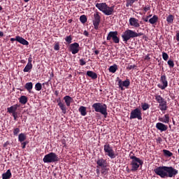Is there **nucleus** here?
<instances>
[{"label":"nucleus","mask_w":179,"mask_h":179,"mask_svg":"<svg viewBox=\"0 0 179 179\" xmlns=\"http://www.w3.org/2000/svg\"><path fill=\"white\" fill-rule=\"evenodd\" d=\"M79 62H80V66H84L86 64V62H85V59H80L79 60Z\"/></svg>","instance_id":"nucleus-45"},{"label":"nucleus","mask_w":179,"mask_h":179,"mask_svg":"<svg viewBox=\"0 0 179 179\" xmlns=\"http://www.w3.org/2000/svg\"><path fill=\"white\" fill-rule=\"evenodd\" d=\"M159 108L162 111H165L167 110L168 107H167V103L166 104H159Z\"/></svg>","instance_id":"nucleus-35"},{"label":"nucleus","mask_w":179,"mask_h":179,"mask_svg":"<svg viewBox=\"0 0 179 179\" xmlns=\"http://www.w3.org/2000/svg\"><path fill=\"white\" fill-rule=\"evenodd\" d=\"M16 41L18 43H21V44H22L24 45H29V41H26V39H24V38H22V37H20L19 36H17L15 37V38H10V41L11 42Z\"/></svg>","instance_id":"nucleus-11"},{"label":"nucleus","mask_w":179,"mask_h":179,"mask_svg":"<svg viewBox=\"0 0 179 179\" xmlns=\"http://www.w3.org/2000/svg\"><path fill=\"white\" fill-rule=\"evenodd\" d=\"M87 76H88L90 78H91L93 80H95L97 78V74L92 71H88L87 72Z\"/></svg>","instance_id":"nucleus-25"},{"label":"nucleus","mask_w":179,"mask_h":179,"mask_svg":"<svg viewBox=\"0 0 179 179\" xmlns=\"http://www.w3.org/2000/svg\"><path fill=\"white\" fill-rule=\"evenodd\" d=\"M31 69H32V64H27V66L24 67L23 71L29 72Z\"/></svg>","instance_id":"nucleus-34"},{"label":"nucleus","mask_w":179,"mask_h":179,"mask_svg":"<svg viewBox=\"0 0 179 179\" xmlns=\"http://www.w3.org/2000/svg\"><path fill=\"white\" fill-rule=\"evenodd\" d=\"M10 177H12V173L10 169L7 170L6 173L2 174L3 179H10Z\"/></svg>","instance_id":"nucleus-22"},{"label":"nucleus","mask_w":179,"mask_h":179,"mask_svg":"<svg viewBox=\"0 0 179 179\" xmlns=\"http://www.w3.org/2000/svg\"><path fill=\"white\" fill-rule=\"evenodd\" d=\"M157 176H159L161 178H173L178 174V171L173 166H159L154 170Z\"/></svg>","instance_id":"nucleus-1"},{"label":"nucleus","mask_w":179,"mask_h":179,"mask_svg":"<svg viewBox=\"0 0 179 179\" xmlns=\"http://www.w3.org/2000/svg\"><path fill=\"white\" fill-rule=\"evenodd\" d=\"M80 45L78 43H72L69 45V50L73 55L77 54L80 50Z\"/></svg>","instance_id":"nucleus-10"},{"label":"nucleus","mask_w":179,"mask_h":179,"mask_svg":"<svg viewBox=\"0 0 179 179\" xmlns=\"http://www.w3.org/2000/svg\"><path fill=\"white\" fill-rule=\"evenodd\" d=\"M20 103H21L22 104L27 103V96H21L20 97Z\"/></svg>","instance_id":"nucleus-29"},{"label":"nucleus","mask_w":179,"mask_h":179,"mask_svg":"<svg viewBox=\"0 0 179 179\" xmlns=\"http://www.w3.org/2000/svg\"><path fill=\"white\" fill-rule=\"evenodd\" d=\"M59 160L58 156L55 152H50L45 155L43 161L44 163H52Z\"/></svg>","instance_id":"nucleus-5"},{"label":"nucleus","mask_w":179,"mask_h":179,"mask_svg":"<svg viewBox=\"0 0 179 179\" xmlns=\"http://www.w3.org/2000/svg\"><path fill=\"white\" fill-rule=\"evenodd\" d=\"M0 36H1V37L3 36V32L0 31Z\"/></svg>","instance_id":"nucleus-62"},{"label":"nucleus","mask_w":179,"mask_h":179,"mask_svg":"<svg viewBox=\"0 0 179 179\" xmlns=\"http://www.w3.org/2000/svg\"><path fill=\"white\" fill-rule=\"evenodd\" d=\"M168 64L170 68H173L174 65H175L173 61H172L171 59L168 61Z\"/></svg>","instance_id":"nucleus-41"},{"label":"nucleus","mask_w":179,"mask_h":179,"mask_svg":"<svg viewBox=\"0 0 179 179\" xmlns=\"http://www.w3.org/2000/svg\"><path fill=\"white\" fill-rule=\"evenodd\" d=\"M162 57H163V59H164L165 61H167L168 59H169V55H168L167 53L163 52V53H162Z\"/></svg>","instance_id":"nucleus-43"},{"label":"nucleus","mask_w":179,"mask_h":179,"mask_svg":"<svg viewBox=\"0 0 179 179\" xmlns=\"http://www.w3.org/2000/svg\"><path fill=\"white\" fill-rule=\"evenodd\" d=\"M133 3H133L132 0H127L126 6L127 7L131 6L133 5Z\"/></svg>","instance_id":"nucleus-44"},{"label":"nucleus","mask_w":179,"mask_h":179,"mask_svg":"<svg viewBox=\"0 0 179 179\" xmlns=\"http://www.w3.org/2000/svg\"><path fill=\"white\" fill-rule=\"evenodd\" d=\"M9 141H6L4 144H3V147L4 148H6V147H8V145H9Z\"/></svg>","instance_id":"nucleus-53"},{"label":"nucleus","mask_w":179,"mask_h":179,"mask_svg":"<svg viewBox=\"0 0 179 179\" xmlns=\"http://www.w3.org/2000/svg\"><path fill=\"white\" fill-rule=\"evenodd\" d=\"M176 40L179 41V32L176 34Z\"/></svg>","instance_id":"nucleus-57"},{"label":"nucleus","mask_w":179,"mask_h":179,"mask_svg":"<svg viewBox=\"0 0 179 179\" xmlns=\"http://www.w3.org/2000/svg\"><path fill=\"white\" fill-rule=\"evenodd\" d=\"M92 108L96 112L101 113L105 117H106L108 113L107 106L105 103H95L92 105Z\"/></svg>","instance_id":"nucleus-4"},{"label":"nucleus","mask_w":179,"mask_h":179,"mask_svg":"<svg viewBox=\"0 0 179 179\" xmlns=\"http://www.w3.org/2000/svg\"><path fill=\"white\" fill-rule=\"evenodd\" d=\"M159 104H161V105L167 104V102H166V101L164 100L162 103H159Z\"/></svg>","instance_id":"nucleus-54"},{"label":"nucleus","mask_w":179,"mask_h":179,"mask_svg":"<svg viewBox=\"0 0 179 179\" xmlns=\"http://www.w3.org/2000/svg\"><path fill=\"white\" fill-rule=\"evenodd\" d=\"M156 128L161 131H165L168 129V126L162 122H158L156 124Z\"/></svg>","instance_id":"nucleus-15"},{"label":"nucleus","mask_w":179,"mask_h":179,"mask_svg":"<svg viewBox=\"0 0 179 179\" xmlns=\"http://www.w3.org/2000/svg\"><path fill=\"white\" fill-rule=\"evenodd\" d=\"M42 89V85L40 83H38L35 85V90L36 91H40Z\"/></svg>","instance_id":"nucleus-38"},{"label":"nucleus","mask_w":179,"mask_h":179,"mask_svg":"<svg viewBox=\"0 0 179 179\" xmlns=\"http://www.w3.org/2000/svg\"><path fill=\"white\" fill-rule=\"evenodd\" d=\"M27 143H28V142L27 141H23L22 143H21V144H22V149H24V148H26V145H27Z\"/></svg>","instance_id":"nucleus-47"},{"label":"nucleus","mask_w":179,"mask_h":179,"mask_svg":"<svg viewBox=\"0 0 179 179\" xmlns=\"http://www.w3.org/2000/svg\"><path fill=\"white\" fill-rule=\"evenodd\" d=\"M101 174H103L104 176H106V174L108 173V171L106 167H101Z\"/></svg>","instance_id":"nucleus-40"},{"label":"nucleus","mask_w":179,"mask_h":179,"mask_svg":"<svg viewBox=\"0 0 179 179\" xmlns=\"http://www.w3.org/2000/svg\"><path fill=\"white\" fill-rule=\"evenodd\" d=\"M65 41L69 43L70 44L71 43V41H72V38L71 36H66V38H65Z\"/></svg>","instance_id":"nucleus-42"},{"label":"nucleus","mask_w":179,"mask_h":179,"mask_svg":"<svg viewBox=\"0 0 179 179\" xmlns=\"http://www.w3.org/2000/svg\"><path fill=\"white\" fill-rule=\"evenodd\" d=\"M163 152H164V155L166 157H171L173 155V153L167 150H164Z\"/></svg>","instance_id":"nucleus-36"},{"label":"nucleus","mask_w":179,"mask_h":179,"mask_svg":"<svg viewBox=\"0 0 179 179\" xmlns=\"http://www.w3.org/2000/svg\"><path fill=\"white\" fill-rule=\"evenodd\" d=\"M155 97L159 103H161L162 101H165V99L162 98L160 95H155Z\"/></svg>","instance_id":"nucleus-31"},{"label":"nucleus","mask_w":179,"mask_h":179,"mask_svg":"<svg viewBox=\"0 0 179 179\" xmlns=\"http://www.w3.org/2000/svg\"><path fill=\"white\" fill-rule=\"evenodd\" d=\"M117 70V66L116 64L111 66L109 68V71L113 73H115Z\"/></svg>","instance_id":"nucleus-30"},{"label":"nucleus","mask_w":179,"mask_h":179,"mask_svg":"<svg viewBox=\"0 0 179 179\" xmlns=\"http://www.w3.org/2000/svg\"><path fill=\"white\" fill-rule=\"evenodd\" d=\"M141 107H142L143 110L145 111V110L149 109L150 106L147 103H141Z\"/></svg>","instance_id":"nucleus-33"},{"label":"nucleus","mask_w":179,"mask_h":179,"mask_svg":"<svg viewBox=\"0 0 179 179\" xmlns=\"http://www.w3.org/2000/svg\"><path fill=\"white\" fill-rule=\"evenodd\" d=\"M55 50H59V43H56L54 47Z\"/></svg>","instance_id":"nucleus-48"},{"label":"nucleus","mask_w":179,"mask_h":179,"mask_svg":"<svg viewBox=\"0 0 179 179\" xmlns=\"http://www.w3.org/2000/svg\"><path fill=\"white\" fill-rule=\"evenodd\" d=\"M94 53H95L96 55H98L99 53V50H95V51H94Z\"/></svg>","instance_id":"nucleus-59"},{"label":"nucleus","mask_w":179,"mask_h":179,"mask_svg":"<svg viewBox=\"0 0 179 179\" xmlns=\"http://www.w3.org/2000/svg\"><path fill=\"white\" fill-rule=\"evenodd\" d=\"M114 8H115L114 6L112 7H108V5H106V8H105L103 13L107 16L111 15L114 12Z\"/></svg>","instance_id":"nucleus-16"},{"label":"nucleus","mask_w":179,"mask_h":179,"mask_svg":"<svg viewBox=\"0 0 179 179\" xmlns=\"http://www.w3.org/2000/svg\"><path fill=\"white\" fill-rule=\"evenodd\" d=\"M49 85V83H48V82L43 83V85Z\"/></svg>","instance_id":"nucleus-60"},{"label":"nucleus","mask_w":179,"mask_h":179,"mask_svg":"<svg viewBox=\"0 0 179 179\" xmlns=\"http://www.w3.org/2000/svg\"><path fill=\"white\" fill-rule=\"evenodd\" d=\"M118 85H119V87L122 90H124L123 87H125L128 88V87L130 85V80L129 79H127L124 81H122V80H118Z\"/></svg>","instance_id":"nucleus-12"},{"label":"nucleus","mask_w":179,"mask_h":179,"mask_svg":"<svg viewBox=\"0 0 179 179\" xmlns=\"http://www.w3.org/2000/svg\"><path fill=\"white\" fill-rule=\"evenodd\" d=\"M97 164V169L99 167H106L107 162L106 159H103V158H99L96 161Z\"/></svg>","instance_id":"nucleus-14"},{"label":"nucleus","mask_w":179,"mask_h":179,"mask_svg":"<svg viewBox=\"0 0 179 179\" xmlns=\"http://www.w3.org/2000/svg\"><path fill=\"white\" fill-rule=\"evenodd\" d=\"M82 116H85L87 115V108L85 106H80L78 109Z\"/></svg>","instance_id":"nucleus-26"},{"label":"nucleus","mask_w":179,"mask_h":179,"mask_svg":"<svg viewBox=\"0 0 179 179\" xmlns=\"http://www.w3.org/2000/svg\"><path fill=\"white\" fill-rule=\"evenodd\" d=\"M64 100L68 107L71 106V103L73 101V99L69 96H64Z\"/></svg>","instance_id":"nucleus-24"},{"label":"nucleus","mask_w":179,"mask_h":179,"mask_svg":"<svg viewBox=\"0 0 179 179\" xmlns=\"http://www.w3.org/2000/svg\"><path fill=\"white\" fill-rule=\"evenodd\" d=\"M136 67V65H128V66H127V69L128 70H131V69H134Z\"/></svg>","instance_id":"nucleus-46"},{"label":"nucleus","mask_w":179,"mask_h":179,"mask_svg":"<svg viewBox=\"0 0 179 179\" xmlns=\"http://www.w3.org/2000/svg\"><path fill=\"white\" fill-rule=\"evenodd\" d=\"M96 171L97 175L99 176V174H100V171H99V169H97L96 170Z\"/></svg>","instance_id":"nucleus-58"},{"label":"nucleus","mask_w":179,"mask_h":179,"mask_svg":"<svg viewBox=\"0 0 179 179\" xmlns=\"http://www.w3.org/2000/svg\"><path fill=\"white\" fill-rule=\"evenodd\" d=\"M143 35V34L141 32L136 33V31H134L132 30L127 29L123 33V34L122 35V38L123 39V41L127 42L130 38H136Z\"/></svg>","instance_id":"nucleus-3"},{"label":"nucleus","mask_w":179,"mask_h":179,"mask_svg":"<svg viewBox=\"0 0 179 179\" xmlns=\"http://www.w3.org/2000/svg\"><path fill=\"white\" fill-rule=\"evenodd\" d=\"M150 9V6H147L145 7L144 11L148 12Z\"/></svg>","instance_id":"nucleus-52"},{"label":"nucleus","mask_w":179,"mask_h":179,"mask_svg":"<svg viewBox=\"0 0 179 179\" xmlns=\"http://www.w3.org/2000/svg\"><path fill=\"white\" fill-rule=\"evenodd\" d=\"M133 152H131L130 153V159H131V171H137V170H138L140 166H143V161L140 159L138 157L134 156V155H131V154H132Z\"/></svg>","instance_id":"nucleus-2"},{"label":"nucleus","mask_w":179,"mask_h":179,"mask_svg":"<svg viewBox=\"0 0 179 179\" xmlns=\"http://www.w3.org/2000/svg\"><path fill=\"white\" fill-rule=\"evenodd\" d=\"M27 138V136L26 135V134L21 133L18 135V141H20V143L24 142Z\"/></svg>","instance_id":"nucleus-23"},{"label":"nucleus","mask_w":179,"mask_h":179,"mask_svg":"<svg viewBox=\"0 0 179 179\" xmlns=\"http://www.w3.org/2000/svg\"><path fill=\"white\" fill-rule=\"evenodd\" d=\"M80 21L83 24H85V23L87 21V17H86L85 15L80 16Z\"/></svg>","instance_id":"nucleus-37"},{"label":"nucleus","mask_w":179,"mask_h":179,"mask_svg":"<svg viewBox=\"0 0 179 179\" xmlns=\"http://www.w3.org/2000/svg\"><path fill=\"white\" fill-rule=\"evenodd\" d=\"M20 63H22V64H26V61H24V60L22 59V60L20 61Z\"/></svg>","instance_id":"nucleus-61"},{"label":"nucleus","mask_w":179,"mask_h":179,"mask_svg":"<svg viewBox=\"0 0 179 179\" xmlns=\"http://www.w3.org/2000/svg\"><path fill=\"white\" fill-rule=\"evenodd\" d=\"M20 133V129L19 128H15L13 129V135L14 136H17V134H19Z\"/></svg>","instance_id":"nucleus-39"},{"label":"nucleus","mask_w":179,"mask_h":179,"mask_svg":"<svg viewBox=\"0 0 179 179\" xmlns=\"http://www.w3.org/2000/svg\"><path fill=\"white\" fill-rule=\"evenodd\" d=\"M31 62H32V57H31V55H30V57L28 59V63L27 64H32Z\"/></svg>","instance_id":"nucleus-50"},{"label":"nucleus","mask_w":179,"mask_h":179,"mask_svg":"<svg viewBox=\"0 0 179 179\" xmlns=\"http://www.w3.org/2000/svg\"><path fill=\"white\" fill-rule=\"evenodd\" d=\"M13 116L14 117V120H16L17 118V113H12Z\"/></svg>","instance_id":"nucleus-51"},{"label":"nucleus","mask_w":179,"mask_h":179,"mask_svg":"<svg viewBox=\"0 0 179 179\" xmlns=\"http://www.w3.org/2000/svg\"><path fill=\"white\" fill-rule=\"evenodd\" d=\"M159 81L162 84H158V87H159L162 90H165L168 87V81L165 74L161 76Z\"/></svg>","instance_id":"nucleus-9"},{"label":"nucleus","mask_w":179,"mask_h":179,"mask_svg":"<svg viewBox=\"0 0 179 179\" xmlns=\"http://www.w3.org/2000/svg\"><path fill=\"white\" fill-rule=\"evenodd\" d=\"M129 24L131 27H134L135 28H138L140 27V24H139V21L134 18V17H131L129 20Z\"/></svg>","instance_id":"nucleus-13"},{"label":"nucleus","mask_w":179,"mask_h":179,"mask_svg":"<svg viewBox=\"0 0 179 179\" xmlns=\"http://www.w3.org/2000/svg\"><path fill=\"white\" fill-rule=\"evenodd\" d=\"M55 94L56 96H58L59 92H58L57 91H55Z\"/></svg>","instance_id":"nucleus-63"},{"label":"nucleus","mask_w":179,"mask_h":179,"mask_svg":"<svg viewBox=\"0 0 179 179\" xmlns=\"http://www.w3.org/2000/svg\"><path fill=\"white\" fill-rule=\"evenodd\" d=\"M100 23H93L94 26V29L96 30H98L99 29V25Z\"/></svg>","instance_id":"nucleus-49"},{"label":"nucleus","mask_w":179,"mask_h":179,"mask_svg":"<svg viewBox=\"0 0 179 179\" xmlns=\"http://www.w3.org/2000/svg\"><path fill=\"white\" fill-rule=\"evenodd\" d=\"M158 21V17L157 15H154L152 18L150 19L149 22L152 24H155Z\"/></svg>","instance_id":"nucleus-28"},{"label":"nucleus","mask_w":179,"mask_h":179,"mask_svg":"<svg viewBox=\"0 0 179 179\" xmlns=\"http://www.w3.org/2000/svg\"><path fill=\"white\" fill-rule=\"evenodd\" d=\"M57 102L58 106H59L60 109L62 110L64 114L66 113V106L62 102L60 99H57Z\"/></svg>","instance_id":"nucleus-17"},{"label":"nucleus","mask_w":179,"mask_h":179,"mask_svg":"<svg viewBox=\"0 0 179 179\" xmlns=\"http://www.w3.org/2000/svg\"><path fill=\"white\" fill-rule=\"evenodd\" d=\"M83 34H84L85 36H89V34H88V32H87V31H85L84 33H83Z\"/></svg>","instance_id":"nucleus-56"},{"label":"nucleus","mask_w":179,"mask_h":179,"mask_svg":"<svg viewBox=\"0 0 179 179\" xmlns=\"http://www.w3.org/2000/svg\"><path fill=\"white\" fill-rule=\"evenodd\" d=\"M95 6L103 13H104L106 8H107V4L106 3H96Z\"/></svg>","instance_id":"nucleus-19"},{"label":"nucleus","mask_w":179,"mask_h":179,"mask_svg":"<svg viewBox=\"0 0 179 179\" xmlns=\"http://www.w3.org/2000/svg\"><path fill=\"white\" fill-rule=\"evenodd\" d=\"M25 89L30 93L31 90L33 88V84L32 83H26L25 86H24Z\"/></svg>","instance_id":"nucleus-27"},{"label":"nucleus","mask_w":179,"mask_h":179,"mask_svg":"<svg viewBox=\"0 0 179 179\" xmlns=\"http://www.w3.org/2000/svg\"><path fill=\"white\" fill-rule=\"evenodd\" d=\"M20 107V105H17V104H15V105H13L9 108H7V111L9 113H16V110H17V108Z\"/></svg>","instance_id":"nucleus-18"},{"label":"nucleus","mask_w":179,"mask_h":179,"mask_svg":"<svg viewBox=\"0 0 179 179\" xmlns=\"http://www.w3.org/2000/svg\"><path fill=\"white\" fill-rule=\"evenodd\" d=\"M126 171H127V173H131V169L130 170V169H129V167L127 166V168H126Z\"/></svg>","instance_id":"nucleus-55"},{"label":"nucleus","mask_w":179,"mask_h":179,"mask_svg":"<svg viewBox=\"0 0 179 179\" xmlns=\"http://www.w3.org/2000/svg\"><path fill=\"white\" fill-rule=\"evenodd\" d=\"M174 20V16L172 15H170L168 16V17L166 18V21L169 24H172Z\"/></svg>","instance_id":"nucleus-32"},{"label":"nucleus","mask_w":179,"mask_h":179,"mask_svg":"<svg viewBox=\"0 0 179 179\" xmlns=\"http://www.w3.org/2000/svg\"><path fill=\"white\" fill-rule=\"evenodd\" d=\"M117 31H110L106 38L107 41L113 40V43L117 44L120 43V38L117 37Z\"/></svg>","instance_id":"nucleus-8"},{"label":"nucleus","mask_w":179,"mask_h":179,"mask_svg":"<svg viewBox=\"0 0 179 179\" xmlns=\"http://www.w3.org/2000/svg\"><path fill=\"white\" fill-rule=\"evenodd\" d=\"M144 21L148 22V18L147 17L146 19L144 20Z\"/></svg>","instance_id":"nucleus-64"},{"label":"nucleus","mask_w":179,"mask_h":179,"mask_svg":"<svg viewBox=\"0 0 179 179\" xmlns=\"http://www.w3.org/2000/svg\"><path fill=\"white\" fill-rule=\"evenodd\" d=\"M159 120L164 123L168 124L170 122V117L168 114L165 115L163 117H159Z\"/></svg>","instance_id":"nucleus-20"},{"label":"nucleus","mask_w":179,"mask_h":179,"mask_svg":"<svg viewBox=\"0 0 179 179\" xmlns=\"http://www.w3.org/2000/svg\"><path fill=\"white\" fill-rule=\"evenodd\" d=\"M130 120L138 119V120H142V113L141 109L138 108L133 110L130 113Z\"/></svg>","instance_id":"nucleus-7"},{"label":"nucleus","mask_w":179,"mask_h":179,"mask_svg":"<svg viewBox=\"0 0 179 179\" xmlns=\"http://www.w3.org/2000/svg\"><path fill=\"white\" fill-rule=\"evenodd\" d=\"M100 20H101V17L99 15V13L96 12L94 15V20H93V24H100Z\"/></svg>","instance_id":"nucleus-21"},{"label":"nucleus","mask_w":179,"mask_h":179,"mask_svg":"<svg viewBox=\"0 0 179 179\" xmlns=\"http://www.w3.org/2000/svg\"><path fill=\"white\" fill-rule=\"evenodd\" d=\"M104 152L106 155H108L110 159H114L116 157L117 155L115 153L112 147H110V144L106 143L103 146Z\"/></svg>","instance_id":"nucleus-6"}]
</instances>
